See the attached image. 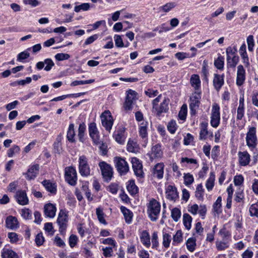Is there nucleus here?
<instances>
[{
    "label": "nucleus",
    "mask_w": 258,
    "mask_h": 258,
    "mask_svg": "<svg viewBox=\"0 0 258 258\" xmlns=\"http://www.w3.org/2000/svg\"><path fill=\"white\" fill-rule=\"evenodd\" d=\"M20 148L18 146L14 145L8 151V156L12 157L15 154L19 153Z\"/></svg>",
    "instance_id": "nucleus-55"
},
{
    "label": "nucleus",
    "mask_w": 258,
    "mask_h": 258,
    "mask_svg": "<svg viewBox=\"0 0 258 258\" xmlns=\"http://www.w3.org/2000/svg\"><path fill=\"white\" fill-rule=\"evenodd\" d=\"M220 120V107L219 105L214 103L212 105L210 123L214 127H217L219 124Z\"/></svg>",
    "instance_id": "nucleus-6"
},
{
    "label": "nucleus",
    "mask_w": 258,
    "mask_h": 258,
    "mask_svg": "<svg viewBox=\"0 0 258 258\" xmlns=\"http://www.w3.org/2000/svg\"><path fill=\"white\" fill-rule=\"evenodd\" d=\"M204 189L202 183L198 184L196 187L195 196L199 200L202 201L204 199Z\"/></svg>",
    "instance_id": "nucleus-36"
},
{
    "label": "nucleus",
    "mask_w": 258,
    "mask_h": 258,
    "mask_svg": "<svg viewBox=\"0 0 258 258\" xmlns=\"http://www.w3.org/2000/svg\"><path fill=\"white\" fill-rule=\"evenodd\" d=\"M251 216L258 217V203L251 205L249 210Z\"/></svg>",
    "instance_id": "nucleus-53"
},
{
    "label": "nucleus",
    "mask_w": 258,
    "mask_h": 258,
    "mask_svg": "<svg viewBox=\"0 0 258 258\" xmlns=\"http://www.w3.org/2000/svg\"><path fill=\"white\" fill-rule=\"evenodd\" d=\"M21 216L25 220H30L32 218V212L28 208L21 209Z\"/></svg>",
    "instance_id": "nucleus-40"
},
{
    "label": "nucleus",
    "mask_w": 258,
    "mask_h": 258,
    "mask_svg": "<svg viewBox=\"0 0 258 258\" xmlns=\"http://www.w3.org/2000/svg\"><path fill=\"white\" fill-rule=\"evenodd\" d=\"M253 252L250 249L245 250L241 254L242 258H252Z\"/></svg>",
    "instance_id": "nucleus-64"
},
{
    "label": "nucleus",
    "mask_w": 258,
    "mask_h": 258,
    "mask_svg": "<svg viewBox=\"0 0 258 258\" xmlns=\"http://www.w3.org/2000/svg\"><path fill=\"white\" fill-rule=\"evenodd\" d=\"M164 165L162 163L156 164L153 168L152 173L154 177L161 179L163 176Z\"/></svg>",
    "instance_id": "nucleus-20"
},
{
    "label": "nucleus",
    "mask_w": 258,
    "mask_h": 258,
    "mask_svg": "<svg viewBox=\"0 0 258 258\" xmlns=\"http://www.w3.org/2000/svg\"><path fill=\"white\" fill-rule=\"evenodd\" d=\"M79 170L80 174L83 176H88L90 174V168L88 163V160L86 156L83 155L79 157Z\"/></svg>",
    "instance_id": "nucleus-4"
},
{
    "label": "nucleus",
    "mask_w": 258,
    "mask_h": 258,
    "mask_svg": "<svg viewBox=\"0 0 258 258\" xmlns=\"http://www.w3.org/2000/svg\"><path fill=\"white\" fill-rule=\"evenodd\" d=\"M163 155V152L161 149V146L157 144L153 146L150 159L161 158Z\"/></svg>",
    "instance_id": "nucleus-24"
},
{
    "label": "nucleus",
    "mask_w": 258,
    "mask_h": 258,
    "mask_svg": "<svg viewBox=\"0 0 258 258\" xmlns=\"http://www.w3.org/2000/svg\"><path fill=\"white\" fill-rule=\"evenodd\" d=\"M139 149V145L137 142L130 139L127 144V150L130 152L136 153Z\"/></svg>",
    "instance_id": "nucleus-33"
},
{
    "label": "nucleus",
    "mask_w": 258,
    "mask_h": 258,
    "mask_svg": "<svg viewBox=\"0 0 258 258\" xmlns=\"http://www.w3.org/2000/svg\"><path fill=\"white\" fill-rule=\"evenodd\" d=\"M44 214L47 217L53 218L56 211L55 206L51 203L46 204L44 207Z\"/></svg>",
    "instance_id": "nucleus-22"
},
{
    "label": "nucleus",
    "mask_w": 258,
    "mask_h": 258,
    "mask_svg": "<svg viewBox=\"0 0 258 258\" xmlns=\"http://www.w3.org/2000/svg\"><path fill=\"white\" fill-rule=\"evenodd\" d=\"M182 241V234L180 230H178L173 237L172 244L175 245Z\"/></svg>",
    "instance_id": "nucleus-43"
},
{
    "label": "nucleus",
    "mask_w": 258,
    "mask_h": 258,
    "mask_svg": "<svg viewBox=\"0 0 258 258\" xmlns=\"http://www.w3.org/2000/svg\"><path fill=\"white\" fill-rule=\"evenodd\" d=\"M246 79V73L243 66L241 64L237 68L236 84L238 86H242Z\"/></svg>",
    "instance_id": "nucleus-12"
},
{
    "label": "nucleus",
    "mask_w": 258,
    "mask_h": 258,
    "mask_svg": "<svg viewBox=\"0 0 258 258\" xmlns=\"http://www.w3.org/2000/svg\"><path fill=\"white\" fill-rule=\"evenodd\" d=\"M46 189L52 194H55L56 191V185L51 182L49 180H44L42 182Z\"/></svg>",
    "instance_id": "nucleus-28"
},
{
    "label": "nucleus",
    "mask_w": 258,
    "mask_h": 258,
    "mask_svg": "<svg viewBox=\"0 0 258 258\" xmlns=\"http://www.w3.org/2000/svg\"><path fill=\"white\" fill-rule=\"evenodd\" d=\"M176 6L175 2H169L160 7V10L163 12L168 13Z\"/></svg>",
    "instance_id": "nucleus-37"
},
{
    "label": "nucleus",
    "mask_w": 258,
    "mask_h": 258,
    "mask_svg": "<svg viewBox=\"0 0 258 258\" xmlns=\"http://www.w3.org/2000/svg\"><path fill=\"white\" fill-rule=\"evenodd\" d=\"M246 141L247 145L253 149L256 147L257 138L256 136V128L251 127L246 134Z\"/></svg>",
    "instance_id": "nucleus-11"
},
{
    "label": "nucleus",
    "mask_w": 258,
    "mask_h": 258,
    "mask_svg": "<svg viewBox=\"0 0 258 258\" xmlns=\"http://www.w3.org/2000/svg\"><path fill=\"white\" fill-rule=\"evenodd\" d=\"M68 217L66 211L61 210L58 214L57 223L59 225V231L62 234H64L68 226Z\"/></svg>",
    "instance_id": "nucleus-5"
},
{
    "label": "nucleus",
    "mask_w": 258,
    "mask_h": 258,
    "mask_svg": "<svg viewBox=\"0 0 258 258\" xmlns=\"http://www.w3.org/2000/svg\"><path fill=\"white\" fill-rule=\"evenodd\" d=\"M39 166L38 164L32 165L28 170V172L26 174L27 178L28 180L34 179L38 173Z\"/></svg>",
    "instance_id": "nucleus-23"
},
{
    "label": "nucleus",
    "mask_w": 258,
    "mask_h": 258,
    "mask_svg": "<svg viewBox=\"0 0 258 258\" xmlns=\"http://www.w3.org/2000/svg\"><path fill=\"white\" fill-rule=\"evenodd\" d=\"M75 132L74 130V124L73 123H71L69 125L68 131L67 132V139L71 142H74L75 141Z\"/></svg>",
    "instance_id": "nucleus-34"
},
{
    "label": "nucleus",
    "mask_w": 258,
    "mask_h": 258,
    "mask_svg": "<svg viewBox=\"0 0 258 258\" xmlns=\"http://www.w3.org/2000/svg\"><path fill=\"white\" fill-rule=\"evenodd\" d=\"M187 114V107L184 104L181 107L180 110L178 113V117L181 120H184Z\"/></svg>",
    "instance_id": "nucleus-54"
},
{
    "label": "nucleus",
    "mask_w": 258,
    "mask_h": 258,
    "mask_svg": "<svg viewBox=\"0 0 258 258\" xmlns=\"http://www.w3.org/2000/svg\"><path fill=\"white\" fill-rule=\"evenodd\" d=\"M15 198L18 203L22 206L26 205L29 203V199L24 190H18L15 195Z\"/></svg>",
    "instance_id": "nucleus-15"
},
{
    "label": "nucleus",
    "mask_w": 258,
    "mask_h": 258,
    "mask_svg": "<svg viewBox=\"0 0 258 258\" xmlns=\"http://www.w3.org/2000/svg\"><path fill=\"white\" fill-rule=\"evenodd\" d=\"M29 56V53H28L26 51H23L18 55L17 60L19 61H22L23 60L28 58Z\"/></svg>",
    "instance_id": "nucleus-62"
},
{
    "label": "nucleus",
    "mask_w": 258,
    "mask_h": 258,
    "mask_svg": "<svg viewBox=\"0 0 258 258\" xmlns=\"http://www.w3.org/2000/svg\"><path fill=\"white\" fill-rule=\"evenodd\" d=\"M190 83L196 91H199L201 87V81L198 75L194 74L191 76Z\"/></svg>",
    "instance_id": "nucleus-26"
},
{
    "label": "nucleus",
    "mask_w": 258,
    "mask_h": 258,
    "mask_svg": "<svg viewBox=\"0 0 258 258\" xmlns=\"http://www.w3.org/2000/svg\"><path fill=\"white\" fill-rule=\"evenodd\" d=\"M148 125V123L146 122H143L139 127V135L140 136L143 138H146L147 137V126Z\"/></svg>",
    "instance_id": "nucleus-35"
},
{
    "label": "nucleus",
    "mask_w": 258,
    "mask_h": 258,
    "mask_svg": "<svg viewBox=\"0 0 258 258\" xmlns=\"http://www.w3.org/2000/svg\"><path fill=\"white\" fill-rule=\"evenodd\" d=\"M120 210L124 216L125 222L128 224L131 223L133 216V213L130 210L123 206L121 207Z\"/></svg>",
    "instance_id": "nucleus-30"
},
{
    "label": "nucleus",
    "mask_w": 258,
    "mask_h": 258,
    "mask_svg": "<svg viewBox=\"0 0 258 258\" xmlns=\"http://www.w3.org/2000/svg\"><path fill=\"white\" fill-rule=\"evenodd\" d=\"M166 195L168 200L175 201L178 197L176 187L172 185H168L166 190Z\"/></svg>",
    "instance_id": "nucleus-19"
},
{
    "label": "nucleus",
    "mask_w": 258,
    "mask_h": 258,
    "mask_svg": "<svg viewBox=\"0 0 258 258\" xmlns=\"http://www.w3.org/2000/svg\"><path fill=\"white\" fill-rule=\"evenodd\" d=\"M99 166L105 180H110L113 176V169L111 166L104 161L100 162Z\"/></svg>",
    "instance_id": "nucleus-8"
},
{
    "label": "nucleus",
    "mask_w": 258,
    "mask_h": 258,
    "mask_svg": "<svg viewBox=\"0 0 258 258\" xmlns=\"http://www.w3.org/2000/svg\"><path fill=\"white\" fill-rule=\"evenodd\" d=\"M64 176L66 180L71 185L76 184L77 176L76 169L73 167H68L65 168Z\"/></svg>",
    "instance_id": "nucleus-9"
},
{
    "label": "nucleus",
    "mask_w": 258,
    "mask_h": 258,
    "mask_svg": "<svg viewBox=\"0 0 258 258\" xmlns=\"http://www.w3.org/2000/svg\"><path fill=\"white\" fill-rule=\"evenodd\" d=\"M94 81L95 80L94 79H90L86 81H75L71 83V85L72 86H76L80 85L91 84L93 83Z\"/></svg>",
    "instance_id": "nucleus-56"
},
{
    "label": "nucleus",
    "mask_w": 258,
    "mask_h": 258,
    "mask_svg": "<svg viewBox=\"0 0 258 258\" xmlns=\"http://www.w3.org/2000/svg\"><path fill=\"white\" fill-rule=\"evenodd\" d=\"M201 91H195L190 97L189 108L191 114H195L200 104Z\"/></svg>",
    "instance_id": "nucleus-3"
},
{
    "label": "nucleus",
    "mask_w": 258,
    "mask_h": 258,
    "mask_svg": "<svg viewBox=\"0 0 258 258\" xmlns=\"http://www.w3.org/2000/svg\"><path fill=\"white\" fill-rule=\"evenodd\" d=\"M86 130V126L84 123H82L79 125L78 129V137L79 140L83 142L84 140V136Z\"/></svg>",
    "instance_id": "nucleus-42"
},
{
    "label": "nucleus",
    "mask_w": 258,
    "mask_h": 258,
    "mask_svg": "<svg viewBox=\"0 0 258 258\" xmlns=\"http://www.w3.org/2000/svg\"><path fill=\"white\" fill-rule=\"evenodd\" d=\"M192 221L191 217L188 214H184L183 215V222L185 228L189 230L191 228V223Z\"/></svg>",
    "instance_id": "nucleus-38"
},
{
    "label": "nucleus",
    "mask_w": 258,
    "mask_h": 258,
    "mask_svg": "<svg viewBox=\"0 0 258 258\" xmlns=\"http://www.w3.org/2000/svg\"><path fill=\"white\" fill-rule=\"evenodd\" d=\"M171 217L174 221H178L181 217V212L179 209L177 208H173L171 211Z\"/></svg>",
    "instance_id": "nucleus-47"
},
{
    "label": "nucleus",
    "mask_w": 258,
    "mask_h": 258,
    "mask_svg": "<svg viewBox=\"0 0 258 258\" xmlns=\"http://www.w3.org/2000/svg\"><path fill=\"white\" fill-rule=\"evenodd\" d=\"M224 58L222 56H219L214 61L215 67L219 70H222L224 67Z\"/></svg>",
    "instance_id": "nucleus-44"
},
{
    "label": "nucleus",
    "mask_w": 258,
    "mask_h": 258,
    "mask_svg": "<svg viewBox=\"0 0 258 258\" xmlns=\"http://www.w3.org/2000/svg\"><path fill=\"white\" fill-rule=\"evenodd\" d=\"M96 215L99 222L103 224H106V220L104 219V214L103 210L100 208L96 209Z\"/></svg>",
    "instance_id": "nucleus-45"
},
{
    "label": "nucleus",
    "mask_w": 258,
    "mask_h": 258,
    "mask_svg": "<svg viewBox=\"0 0 258 258\" xmlns=\"http://www.w3.org/2000/svg\"><path fill=\"white\" fill-rule=\"evenodd\" d=\"M171 241V235L168 233H164L163 235V245L165 248L169 247Z\"/></svg>",
    "instance_id": "nucleus-49"
},
{
    "label": "nucleus",
    "mask_w": 258,
    "mask_h": 258,
    "mask_svg": "<svg viewBox=\"0 0 258 258\" xmlns=\"http://www.w3.org/2000/svg\"><path fill=\"white\" fill-rule=\"evenodd\" d=\"M44 65L46 64L44 68V70L46 71H49L54 66V63L50 58L45 59L44 61Z\"/></svg>",
    "instance_id": "nucleus-57"
},
{
    "label": "nucleus",
    "mask_w": 258,
    "mask_h": 258,
    "mask_svg": "<svg viewBox=\"0 0 258 258\" xmlns=\"http://www.w3.org/2000/svg\"><path fill=\"white\" fill-rule=\"evenodd\" d=\"M167 128L170 133L174 134L177 128L176 122L173 120L170 121L168 124Z\"/></svg>",
    "instance_id": "nucleus-60"
},
{
    "label": "nucleus",
    "mask_w": 258,
    "mask_h": 258,
    "mask_svg": "<svg viewBox=\"0 0 258 258\" xmlns=\"http://www.w3.org/2000/svg\"><path fill=\"white\" fill-rule=\"evenodd\" d=\"M147 212L152 221H156L160 212L161 206L156 200L152 199L147 206Z\"/></svg>",
    "instance_id": "nucleus-1"
},
{
    "label": "nucleus",
    "mask_w": 258,
    "mask_h": 258,
    "mask_svg": "<svg viewBox=\"0 0 258 258\" xmlns=\"http://www.w3.org/2000/svg\"><path fill=\"white\" fill-rule=\"evenodd\" d=\"M140 239L142 243L146 247L149 248L151 245L150 236L149 232L143 230L141 233Z\"/></svg>",
    "instance_id": "nucleus-25"
},
{
    "label": "nucleus",
    "mask_w": 258,
    "mask_h": 258,
    "mask_svg": "<svg viewBox=\"0 0 258 258\" xmlns=\"http://www.w3.org/2000/svg\"><path fill=\"white\" fill-rule=\"evenodd\" d=\"M124 132L125 130L124 128H120L114 135L115 141L120 144H122L124 142Z\"/></svg>",
    "instance_id": "nucleus-29"
},
{
    "label": "nucleus",
    "mask_w": 258,
    "mask_h": 258,
    "mask_svg": "<svg viewBox=\"0 0 258 258\" xmlns=\"http://www.w3.org/2000/svg\"><path fill=\"white\" fill-rule=\"evenodd\" d=\"M6 226L11 230H16L19 227V223L16 217L9 216L6 219Z\"/></svg>",
    "instance_id": "nucleus-16"
},
{
    "label": "nucleus",
    "mask_w": 258,
    "mask_h": 258,
    "mask_svg": "<svg viewBox=\"0 0 258 258\" xmlns=\"http://www.w3.org/2000/svg\"><path fill=\"white\" fill-rule=\"evenodd\" d=\"M247 43L248 45V50L252 51L254 45L253 36L252 35H249L247 38Z\"/></svg>",
    "instance_id": "nucleus-59"
},
{
    "label": "nucleus",
    "mask_w": 258,
    "mask_h": 258,
    "mask_svg": "<svg viewBox=\"0 0 258 258\" xmlns=\"http://www.w3.org/2000/svg\"><path fill=\"white\" fill-rule=\"evenodd\" d=\"M222 198L219 197L216 200V202L214 203L213 208L215 212L219 214L221 212V206H222Z\"/></svg>",
    "instance_id": "nucleus-39"
},
{
    "label": "nucleus",
    "mask_w": 258,
    "mask_h": 258,
    "mask_svg": "<svg viewBox=\"0 0 258 258\" xmlns=\"http://www.w3.org/2000/svg\"><path fill=\"white\" fill-rule=\"evenodd\" d=\"M126 187L127 191L132 196L135 195L138 192V188L134 180H130Z\"/></svg>",
    "instance_id": "nucleus-32"
},
{
    "label": "nucleus",
    "mask_w": 258,
    "mask_h": 258,
    "mask_svg": "<svg viewBox=\"0 0 258 258\" xmlns=\"http://www.w3.org/2000/svg\"><path fill=\"white\" fill-rule=\"evenodd\" d=\"M239 61V57L238 55L232 56V58L227 62L228 68H234L236 67Z\"/></svg>",
    "instance_id": "nucleus-46"
},
{
    "label": "nucleus",
    "mask_w": 258,
    "mask_h": 258,
    "mask_svg": "<svg viewBox=\"0 0 258 258\" xmlns=\"http://www.w3.org/2000/svg\"><path fill=\"white\" fill-rule=\"evenodd\" d=\"M238 156L239 163L241 166H245L249 164L250 160V156L247 152H239Z\"/></svg>",
    "instance_id": "nucleus-18"
},
{
    "label": "nucleus",
    "mask_w": 258,
    "mask_h": 258,
    "mask_svg": "<svg viewBox=\"0 0 258 258\" xmlns=\"http://www.w3.org/2000/svg\"><path fill=\"white\" fill-rule=\"evenodd\" d=\"M90 4L89 3H83L80 5L76 6L74 10L76 12H79L81 10L87 11L90 9Z\"/></svg>",
    "instance_id": "nucleus-52"
},
{
    "label": "nucleus",
    "mask_w": 258,
    "mask_h": 258,
    "mask_svg": "<svg viewBox=\"0 0 258 258\" xmlns=\"http://www.w3.org/2000/svg\"><path fill=\"white\" fill-rule=\"evenodd\" d=\"M101 122L106 130L110 132L113 123V119L109 111H105L101 115Z\"/></svg>",
    "instance_id": "nucleus-10"
},
{
    "label": "nucleus",
    "mask_w": 258,
    "mask_h": 258,
    "mask_svg": "<svg viewBox=\"0 0 258 258\" xmlns=\"http://www.w3.org/2000/svg\"><path fill=\"white\" fill-rule=\"evenodd\" d=\"M2 258H19L18 254L13 250L4 248L2 251Z\"/></svg>",
    "instance_id": "nucleus-31"
},
{
    "label": "nucleus",
    "mask_w": 258,
    "mask_h": 258,
    "mask_svg": "<svg viewBox=\"0 0 258 258\" xmlns=\"http://www.w3.org/2000/svg\"><path fill=\"white\" fill-rule=\"evenodd\" d=\"M244 114V104L243 98H240L239 99V104L237 109L236 118L238 120L242 119Z\"/></svg>",
    "instance_id": "nucleus-27"
},
{
    "label": "nucleus",
    "mask_w": 258,
    "mask_h": 258,
    "mask_svg": "<svg viewBox=\"0 0 258 258\" xmlns=\"http://www.w3.org/2000/svg\"><path fill=\"white\" fill-rule=\"evenodd\" d=\"M89 135L96 144H99V132L95 122H91L89 125Z\"/></svg>",
    "instance_id": "nucleus-14"
},
{
    "label": "nucleus",
    "mask_w": 258,
    "mask_h": 258,
    "mask_svg": "<svg viewBox=\"0 0 258 258\" xmlns=\"http://www.w3.org/2000/svg\"><path fill=\"white\" fill-rule=\"evenodd\" d=\"M115 167L120 175L126 174L129 170V167L125 160L119 157H115L114 158Z\"/></svg>",
    "instance_id": "nucleus-7"
},
{
    "label": "nucleus",
    "mask_w": 258,
    "mask_h": 258,
    "mask_svg": "<svg viewBox=\"0 0 258 258\" xmlns=\"http://www.w3.org/2000/svg\"><path fill=\"white\" fill-rule=\"evenodd\" d=\"M183 178H184V183L186 185H189L191 184L194 181V178L193 177V176L189 173L184 174Z\"/></svg>",
    "instance_id": "nucleus-51"
},
{
    "label": "nucleus",
    "mask_w": 258,
    "mask_h": 258,
    "mask_svg": "<svg viewBox=\"0 0 258 258\" xmlns=\"http://www.w3.org/2000/svg\"><path fill=\"white\" fill-rule=\"evenodd\" d=\"M215 177L211 174L206 183V187L208 191L211 190L214 185Z\"/></svg>",
    "instance_id": "nucleus-48"
},
{
    "label": "nucleus",
    "mask_w": 258,
    "mask_h": 258,
    "mask_svg": "<svg viewBox=\"0 0 258 258\" xmlns=\"http://www.w3.org/2000/svg\"><path fill=\"white\" fill-rule=\"evenodd\" d=\"M115 44L116 47H122L124 46V44L122 39L120 35H115L114 36Z\"/></svg>",
    "instance_id": "nucleus-61"
},
{
    "label": "nucleus",
    "mask_w": 258,
    "mask_h": 258,
    "mask_svg": "<svg viewBox=\"0 0 258 258\" xmlns=\"http://www.w3.org/2000/svg\"><path fill=\"white\" fill-rule=\"evenodd\" d=\"M208 135V131L207 128V123H202L200 133V139H205Z\"/></svg>",
    "instance_id": "nucleus-50"
},
{
    "label": "nucleus",
    "mask_w": 258,
    "mask_h": 258,
    "mask_svg": "<svg viewBox=\"0 0 258 258\" xmlns=\"http://www.w3.org/2000/svg\"><path fill=\"white\" fill-rule=\"evenodd\" d=\"M224 75H222L214 74L213 80V83L214 88L217 91H219L224 83Z\"/></svg>",
    "instance_id": "nucleus-17"
},
{
    "label": "nucleus",
    "mask_w": 258,
    "mask_h": 258,
    "mask_svg": "<svg viewBox=\"0 0 258 258\" xmlns=\"http://www.w3.org/2000/svg\"><path fill=\"white\" fill-rule=\"evenodd\" d=\"M145 93L147 96H149L150 98H153L155 96H157L159 94V92L158 91V90H154L152 89H148L147 91H145Z\"/></svg>",
    "instance_id": "nucleus-63"
},
{
    "label": "nucleus",
    "mask_w": 258,
    "mask_h": 258,
    "mask_svg": "<svg viewBox=\"0 0 258 258\" xmlns=\"http://www.w3.org/2000/svg\"><path fill=\"white\" fill-rule=\"evenodd\" d=\"M169 100L164 98L159 106H157L153 111H155L157 115H160L162 113H166L168 110V104Z\"/></svg>",
    "instance_id": "nucleus-21"
},
{
    "label": "nucleus",
    "mask_w": 258,
    "mask_h": 258,
    "mask_svg": "<svg viewBox=\"0 0 258 258\" xmlns=\"http://www.w3.org/2000/svg\"><path fill=\"white\" fill-rule=\"evenodd\" d=\"M187 249L190 252H192L195 249L196 245V240L194 238H189L186 241Z\"/></svg>",
    "instance_id": "nucleus-41"
},
{
    "label": "nucleus",
    "mask_w": 258,
    "mask_h": 258,
    "mask_svg": "<svg viewBox=\"0 0 258 258\" xmlns=\"http://www.w3.org/2000/svg\"><path fill=\"white\" fill-rule=\"evenodd\" d=\"M137 93L133 90L129 89L126 92L125 100L123 104V108L126 111L133 108L134 102L137 99Z\"/></svg>",
    "instance_id": "nucleus-2"
},
{
    "label": "nucleus",
    "mask_w": 258,
    "mask_h": 258,
    "mask_svg": "<svg viewBox=\"0 0 258 258\" xmlns=\"http://www.w3.org/2000/svg\"><path fill=\"white\" fill-rule=\"evenodd\" d=\"M132 163L136 175L138 177H142L144 172L143 171V166L140 161L136 157L132 158Z\"/></svg>",
    "instance_id": "nucleus-13"
},
{
    "label": "nucleus",
    "mask_w": 258,
    "mask_h": 258,
    "mask_svg": "<svg viewBox=\"0 0 258 258\" xmlns=\"http://www.w3.org/2000/svg\"><path fill=\"white\" fill-rule=\"evenodd\" d=\"M70 57V55L67 53H59L55 55V59L58 61L67 60Z\"/></svg>",
    "instance_id": "nucleus-58"
}]
</instances>
